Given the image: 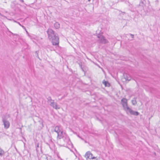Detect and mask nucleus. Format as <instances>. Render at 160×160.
<instances>
[{"instance_id": "nucleus-1", "label": "nucleus", "mask_w": 160, "mask_h": 160, "mask_svg": "<svg viewBox=\"0 0 160 160\" xmlns=\"http://www.w3.org/2000/svg\"><path fill=\"white\" fill-rule=\"evenodd\" d=\"M47 32L48 38L52 42V45H58L59 43V38L58 34L55 33L54 31L51 29H48Z\"/></svg>"}, {"instance_id": "nucleus-2", "label": "nucleus", "mask_w": 160, "mask_h": 160, "mask_svg": "<svg viewBox=\"0 0 160 160\" xmlns=\"http://www.w3.org/2000/svg\"><path fill=\"white\" fill-rule=\"evenodd\" d=\"M128 100L126 98H123L121 100V103L123 108L124 110L126 112L127 114L129 113L132 115L135 116H138L139 113L137 111H133L129 108L128 105Z\"/></svg>"}, {"instance_id": "nucleus-3", "label": "nucleus", "mask_w": 160, "mask_h": 160, "mask_svg": "<svg viewBox=\"0 0 160 160\" xmlns=\"http://www.w3.org/2000/svg\"><path fill=\"white\" fill-rule=\"evenodd\" d=\"M64 138H65V139H64V141L68 143L69 141V139L66 133L63 132L62 130L58 134L57 139H60Z\"/></svg>"}, {"instance_id": "nucleus-4", "label": "nucleus", "mask_w": 160, "mask_h": 160, "mask_svg": "<svg viewBox=\"0 0 160 160\" xmlns=\"http://www.w3.org/2000/svg\"><path fill=\"white\" fill-rule=\"evenodd\" d=\"M98 37V38H100V40L101 43L103 44H106L108 42V40L105 39L103 36H100V37H99V36Z\"/></svg>"}, {"instance_id": "nucleus-5", "label": "nucleus", "mask_w": 160, "mask_h": 160, "mask_svg": "<svg viewBox=\"0 0 160 160\" xmlns=\"http://www.w3.org/2000/svg\"><path fill=\"white\" fill-rule=\"evenodd\" d=\"M2 121L3 123L4 128L6 129L8 128L10 126L9 122L4 119L2 120Z\"/></svg>"}, {"instance_id": "nucleus-6", "label": "nucleus", "mask_w": 160, "mask_h": 160, "mask_svg": "<svg viewBox=\"0 0 160 160\" xmlns=\"http://www.w3.org/2000/svg\"><path fill=\"white\" fill-rule=\"evenodd\" d=\"M63 130L61 126H57L55 127L54 129V131L58 134L59 132Z\"/></svg>"}, {"instance_id": "nucleus-7", "label": "nucleus", "mask_w": 160, "mask_h": 160, "mask_svg": "<svg viewBox=\"0 0 160 160\" xmlns=\"http://www.w3.org/2000/svg\"><path fill=\"white\" fill-rule=\"evenodd\" d=\"M50 106L56 109H59L60 108L59 106L57 105V103L56 102H54Z\"/></svg>"}, {"instance_id": "nucleus-8", "label": "nucleus", "mask_w": 160, "mask_h": 160, "mask_svg": "<svg viewBox=\"0 0 160 160\" xmlns=\"http://www.w3.org/2000/svg\"><path fill=\"white\" fill-rule=\"evenodd\" d=\"M92 156V153L89 151L87 152L85 154V157L87 159L89 158L90 159L91 156Z\"/></svg>"}, {"instance_id": "nucleus-9", "label": "nucleus", "mask_w": 160, "mask_h": 160, "mask_svg": "<svg viewBox=\"0 0 160 160\" xmlns=\"http://www.w3.org/2000/svg\"><path fill=\"white\" fill-rule=\"evenodd\" d=\"M123 76L124 78L126 80H128V81L131 80V78L129 75L127 73H124L123 75Z\"/></svg>"}, {"instance_id": "nucleus-10", "label": "nucleus", "mask_w": 160, "mask_h": 160, "mask_svg": "<svg viewBox=\"0 0 160 160\" xmlns=\"http://www.w3.org/2000/svg\"><path fill=\"white\" fill-rule=\"evenodd\" d=\"M54 26L56 29L58 28H59V24L58 22H56L54 24Z\"/></svg>"}, {"instance_id": "nucleus-11", "label": "nucleus", "mask_w": 160, "mask_h": 160, "mask_svg": "<svg viewBox=\"0 0 160 160\" xmlns=\"http://www.w3.org/2000/svg\"><path fill=\"white\" fill-rule=\"evenodd\" d=\"M132 102L133 105H135L137 103V101L136 100V99L134 98H133V100H132Z\"/></svg>"}, {"instance_id": "nucleus-12", "label": "nucleus", "mask_w": 160, "mask_h": 160, "mask_svg": "<svg viewBox=\"0 0 160 160\" xmlns=\"http://www.w3.org/2000/svg\"><path fill=\"white\" fill-rule=\"evenodd\" d=\"M4 153V151L1 148H0V156H2Z\"/></svg>"}, {"instance_id": "nucleus-13", "label": "nucleus", "mask_w": 160, "mask_h": 160, "mask_svg": "<svg viewBox=\"0 0 160 160\" xmlns=\"http://www.w3.org/2000/svg\"><path fill=\"white\" fill-rule=\"evenodd\" d=\"M103 84H104L106 86H108V85H107V84H109V83L108 82H107V81H103Z\"/></svg>"}, {"instance_id": "nucleus-14", "label": "nucleus", "mask_w": 160, "mask_h": 160, "mask_svg": "<svg viewBox=\"0 0 160 160\" xmlns=\"http://www.w3.org/2000/svg\"><path fill=\"white\" fill-rule=\"evenodd\" d=\"M48 99V102H49L50 101H52V100H52L51 99V98L50 97H49Z\"/></svg>"}, {"instance_id": "nucleus-15", "label": "nucleus", "mask_w": 160, "mask_h": 160, "mask_svg": "<svg viewBox=\"0 0 160 160\" xmlns=\"http://www.w3.org/2000/svg\"><path fill=\"white\" fill-rule=\"evenodd\" d=\"M48 102L49 103L50 105H51L54 102V100H52V101H50Z\"/></svg>"}, {"instance_id": "nucleus-16", "label": "nucleus", "mask_w": 160, "mask_h": 160, "mask_svg": "<svg viewBox=\"0 0 160 160\" xmlns=\"http://www.w3.org/2000/svg\"><path fill=\"white\" fill-rule=\"evenodd\" d=\"M39 143H38L37 144L36 147V150L37 151H38V148L39 147Z\"/></svg>"}, {"instance_id": "nucleus-17", "label": "nucleus", "mask_w": 160, "mask_h": 160, "mask_svg": "<svg viewBox=\"0 0 160 160\" xmlns=\"http://www.w3.org/2000/svg\"><path fill=\"white\" fill-rule=\"evenodd\" d=\"M97 158L96 157L91 156V158H90V159H96Z\"/></svg>"}, {"instance_id": "nucleus-18", "label": "nucleus", "mask_w": 160, "mask_h": 160, "mask_svg": "<svg viewBox=\"0 0 160 160\" xmlns=\"http://www.w3.org/2000/svg\"><path fill=\"white\" fill-rule=\"evenodd\" d=\"M35 53L36 54V55H37L36 57H37L38 58H39L38 56V51L35 52Z\"/></svg>"}, {"instance_id": "nucleus-19", "label": "nucleus", "mask_w": 160, "mask_h": 160, "mask_svg": "<svg viewBox=\"0 0 160 160\" xmlns=\"http://www.w3.org/2000/svg\"><path fill=\"white\" fill-rule=\"evenodd\" d=\"M131 36V37L132 38H133L134 37V35L133 34H130Z\"/></svg>"}, {"instance_id": "nucleus-20", "label": "nucleus", "mask_w": 160, "mask_h": 160, "mask_svg": "<svg viewBox=\"0 0 160 160\" xmlns=\"http://www.w3.org/2000/svg\"><path fill=\"white\" fill-rule=\"evenodd\" d=\"M21 27H22L23 29H24L25 30H26V28H25V27H24V26H22H22H21Z\"/></svg>"}, {"instance_id": "nucleus-21", "label": "nucleus", "mask_w": 160, "mask_h": 160, "mask_svg": "<svg viewBox=\"0 0 160 160\" xmlns=\"http://www.w3.org/2000/svg\"><path fill=\"white\" fill-rule=\"evenodd\" d=\"M17 23H18V24L19 25H20V26H21L22 25L20 24V23L19 22H17Z\"/></svg>"}, {"instance_id": "nucleus-22", "label": "nucleus", "mask_w": 160, "mask_h": 160, "mask_svg": "<svg viewBox=\"0 0 160 160\" xmlns=\"http://www.w3.org/2000/svg\"><path fill=\"white\" fill-rule=\"evenodd\" d=\"M99 158H97V159H96V160H100V159H99Z\"/></svg>"}, {"instance_id": "nucleus-23", "label": "nucleus", "mask_w": 160, "mask_h": 160, "mask_svg": "<svg viewBox=\"0 0 160 160\" xmlns=\"http://www.w3.org/2000/svg\"><path fill=\"white\" fill-rule=\"evenodd\" d=\"M13 21L14 22H16L17 23V21H15V20H13Z\"/></svg>"}, {"instance_id": "nucleus-24", "label": "nucleus", "mask_w": 160, "mask_h": 160, "mask_svg": "<svg viewBox=\"0 0 160 160\" xmlns=\"http://www.w3.org/2000/svg\"><path fill=\"white\" fill-rule=\"evenodd\" d=\"M25 31H26V32H27V33H28V32L26 30H25Z\"/></svg>"}, {"instance_id": "nucleus-25", "label": "nucleus", "mask_w": 160, "mask_h": 160, "mask_svg": "<svg viewBox=\"0 0 160 160\" xmlns=\"http://www.w3.org/2000/svg\"><path fill=\"white\" fill-rule=\"evenodd\" d=\"M88 1H90L91 0H88Z\"/></svg>"}]
</instances>
